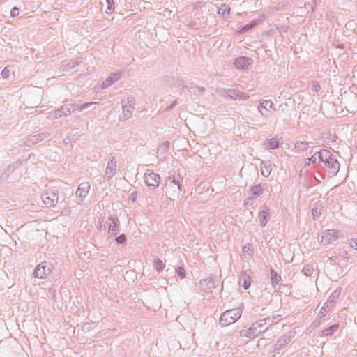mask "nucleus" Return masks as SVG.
Masks as SVG:
<instances>
[{
  "instance_id": "20e7f679",
  "label": "nucleus",
  "mask_w": 357,
  "mask_h": 357,
  "mask_svg": "<svg viewBox=\"0 0 357 357\" xmlns=\"http://www.w3.org/2000/svg\"><path fill=\"white\" fill-rule=\"evenodd\" d=\"M250 64V62L249 59L245 57H240L234 62V65L237 68H244L248 67Z\"/></svg>"
},
{
  "instance_id": "2eb2a0df",
  "label": "nucleus",
  "mask_w": 357,
  "mask_h": 357,
  "mask_svg": "<svg viewBox=\"0 0 357 357\" xmlns=\"http://www.w3.org/2000/svg\"><path fill=\"white\" fill-rule=\"evenodd\" d=\"M54 199H52V200H46L45 199H44L43 202L45 204L47 205H53L54 204Z\"/></svg>"
},
{
  "instance_id": "9b49d317",
  "label": "nucleus",
  "mask_w": 357,
  "mask_h": 357,
  "mask_svg": "<svg viewBox=\"0 0 357 357\" xmlns=\"http://www.w3.org/2000/svg\"><path fill=\"white\" fill-rule=\"evenodd\" d=\"M10 70L7 68H4L1 72V75L3 77H7L9 75Z\"/></svg>"
},
{
  "instance_id": "9d476101",
  "label": "nucleus",
  "mask_w": 357,
  "mask_h": 357,
  "mask_svg": "<svg viewBox=\"0 0 357 357\" xmlns=\"http://www.w3.org/2000/svg\"><path fill=\"white\" fill-rule=\"evenodd\" d=\"M176 271L181 278L185 277V270L183 267H178Z\"/></svg>"
},
{
  "instance_id": "5701e85b",
  "label": "nucleus",
  "mask_w": 357,
  "mask_h": 357,
  "mask_svg": "<svg viewBox=\"0 0 357 357\" xmlns=\"http://www.w3.org/2000/svg\"><path fill=\"white\" fill-rule=\"evenodd\" d=\"M307 272H310V269L306 270V272H305V274H307Z\"/></svg>"
},
{
  "instance_id": "4468645a",
  "label": "nucleus",
  "mask_w": 357,
  "mask_h": 357,
  "mask_svg": "<svg viewBox=\"0 0 357 357\" xmlns=\"http://www.w3.org/2000/svg\"><path fill=\"white\" fill-rule=\"evenodd\" d=\"M107 2L108 3V9L109 10H114V3H113V0H107Z\"/></svg>"
},
{
  "instance_id": "423d86ee",
  "label": "nucleus",
  "mask_w": 357,
  "mask_h": 357,
  "mask_svg": "<svg viewBox=\"0 0 357 357\" xmlns=\"http://www.w3.org/2000/svg\"><path fill=\"white\" fill-rule=\"evenodd\" d=\"M279 144L280 142L275 138L271 139L266 143L267 149H276L279 146Z\"/></svg>"
},
{
  "instance_id": "b1692460",
  "label": "nucleus",
  "mask_w": 357,
  "mask_h": 357,
  "mask_svg": "<svg viewBox=\"0 0 357 357\" xmlns=\"http://www.w3.org/2000/svg\"><path fill=\"white\" fill-rule=\"evenodd\" d=\"M262 224H263V225H266V222H263Z\"/></svg>"
},
{
  "instance_id": "7ed1b4c3",
  "label": "nucleus",
  "mask_w": 357,
  "mask_h": 357,
  "mask_svg": "<svg viewBox=\"0 0 357 357\" xmlns=\"http://www.w3.org/2000/svg\"><path fill=\"white\" fill-rule=\"evenodd\" d=\"M36 277L38 278H45L47 274L45 269V265L42 263L38 265L34 271Z\"/></svg>"
},
{
  "instance_id": "dca6fc26",
  "label": "nucleus",
  "mask_w": 357,
  "mask_h": 357,
  "mask_svg": "<svg viewBox=\"0 0 357 357\" xmlns=\"http://www.w3.org/2000/svg\"><path fill=\"white\" fill-rule=\"evenodd\" d=\"M261 174L264 176H268L270 174V171L268 169V168H266V170L261 169Z\"/></svg>"
},
{
  "instance_id": "ddd939ff",
  "label": "nucleus",
  "mask_w": 357,
  "mask_h": 357,
  "mask_svg": "<svg viewBox=\"0 0 357 357\" xmlns=\"http://www.w3.org/2000/svg\"><path fill=\"white\" fill-rule=\"evenodd\" d=\"M18 14H19L18 9L16 8H13L10 11V15L12 17H15V16L18 15Z\"/></svg>"
},
{
  "instance_id": "39448f33",
  "label": "nucleus",
  "mask_w": 357,
  "mask_h": 357,
  "mask_svg": "<svg viewBox=\"0 0 357 357\" xmlns=\"http://www.w3.org/2000/svg\"><path fill=\"white\" fill-rule=\"evenodd\" d=\"M90 185L88 183H82L78 188L77 193H79V196H84L89 190Z\"/></svg>"
},
{
  "instance_id": "f257e3e1",
  "label": "nucleus",
  "mask_w": 357,
  "mask_h": 357,
  "mask_svg": "<svg viewBox=\"0 0 357 357\" xmlns=\"http://www.w3.org/2000/svg\"><path fill=\"white\" fill-rule=\"evenodd\" d=\"M241 315V310L240 309L227 310L221 314L220 324L223 326H227L236 321Z\"/></svg>"
},
{
  "instance_id": "1a4fd4ad",
  "label": "nucleus",
  "mask_w": 357,
  "mask_h": 357,
  "mask_svg": "<svg viewBox=\"0 0 357 357\" xmlns=\"http://www.w3.org/2000/svg\"><path fill=\"white\" fill-rule=\"evenodd\" d=\"M241 280L243 281V287L245 289H248L251 284V278L250 276L244 275L241 278Z\"/></svg>"
},
{
  "instance_id": "f3484780",
  "label": "nucleus",
  "mask_w": 357,
  "mask_h": 357,
  "mask_svg": "<svg viewBox=\"0 0 357 357\" xmlns=\"http://www.w3.org/2000/svg\"><path fill=\"white\" fill-rule=\"evenodd\" d=\"M312 215L314 217H317L319 215V213L317 211V209L312 210Z\"/></svg>"
},
{
  "instance_id": "0eeeda50",
  "label": "nucleus",
  "mask_w": 357,
  "mask_h": 357,
  "mask_svg": "<svg viewBox=\"0 0 357 357\" xmlns=\"http://www.w3.org/2000/svg\"><path fill=\"white\" fill-rule=\"evenodd\" d=\"M118 222H119V221L116 218H110L109 219V223H108L109 230H112V231L116 230L118 227Z\"/></svg>"
},
{
  "instance_id": "4be33fe9",
  "label": "nucleus",
  "mask_w": 357,
  "mask_h": 357,
  "mask_svg": "<svg viewBox=\"0 0 357 357\" xmlns=\"http://www.w3.org/2000/svg\"><path fill=\"white\" fill-rule=\"evenodd\" d=\"M307 272H310V269L306 270V272H305V274H307Z\"/></svg>"
},
{
  "instance_id": "412c9836",
  "label": "nucleus",
  "mask_w": 357,
  "mask_h": 357,
  "mask_svg": "<svg viewBox=\"0 0 357 357\" xmlns=\"http://www.w3.org/2000/svg\"><path fill=\"white\" fill-rule=\"evenodd\" d=\"M307 272H310V269L306 270V272H305V274H307Z\"/></svg>"
},
{
  "instance_id": "a211bd4d",
  "label": "nucleus",
  "mask_w": 357,
  "mask_h": 357,
  "mask_svg": "<svg viewBox=\"0 0 357 357\" xmlns=\"http://www.w3.org/2000/svg\"><path fill=\"white\" fill-rule=\"evenodd\" d=\"M352 243L355 244L356 248L357 249V240L352 241ZM351 246L354 247V245L351 244Z\"/></svg>"
},
{
  "instance_id": "6e6552de",
  "label": "nucleus",
  "mask_w": 357,
  "mask_h": 357,
  "mask_svg": "<svg viewBox=\"0 0 357 357\" xmlns=\"http://www.w3.org/2000/svg\"><path fill=\"white\" fill-rule=\"evenodd\" d=\"M154 266L155 269L158 271L163 270L165 266V264L160 259H155L154 260Z\"/></svg>"
},
{
  "instance_id": "f03ea898",
  "label": "nucleus",
  "mask_w": 357,
  "mask_h": 357,
  "mask_svg": "<svg viewBox=\"0 0 357 357\" xmlns=\"http://www.w3.org/2000/svg\"><path fill=\"white\" fill-rule=\"evenodd\" d=\"M144 181L149 186L157 187L160 183V177L156 173L150 172L145 174Z\"/></svg>"
},
{
  "instance_id": "f8f14e48",
  "label": "nucleus",
  "mask_w": 357,
  "mask_h": 357,
  "mask_svg": "<svg viewBox=\"0 0 357 357\" xmlns=\"http://www.w3.org/2000/svg\"><path fill=\"white\" fill-rule=\"evenodd\" d=\"M116 240L119 243H123L126 241V236L123 234H122V235L119 236V237H117L116 238Z\"/></svg>"
},
{
  "instance_id": "6ab92c4d",
  "label": "nucleus",
  "mask_w": 357,
  "mask_h": 357,
  "mask_svg": "<svg viewBox=\"0 0 357 357\" xmlns=\"http://www.w3.org/2000/svg\"><path fill=\"white\" fill-rule=\"evenodd\" d=\"M266 213L265 212H263V213H260L259 215H260V217H263L264 219H266Z\"/></svg>"
},
{
  "instance_id": "aec40b11",
  "label": "nucleus",
  "mask_w": 357,
  "mask_h": 357,
  "mask_svg": "<svg viewBox=\"0 0 357 357\" xmlns=\"http://www.w3.org/2000/svg\"><path fill=\"white\" fill-rule=\"evenodd\" d=\"M332 232L333 233V231H332ZM331 231H328V232L326 233V236H328V235H331Z\"/></svg>"
}]
</instances>
